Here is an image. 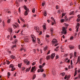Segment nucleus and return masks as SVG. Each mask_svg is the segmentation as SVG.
Returning a JSON list of instances; mask_svg holds the SVG:
<instances>
[{"label":"nucleus","mask_w":80,"mask_h":80,"mask_svg":"<svg viewBox=\"0 0 80 80\" xmlns=\"http://www.w3.org/2000/svg\"><path fill=\"white\" fill-rule=\"evenodd\" d=\"M37 40H38L37 42H38V43L40 44V39L39 38H38L37 39Z\"/></svg>","instance_id":"4468645a"},{"label":"nucleus","mask_w":80,"mask_h":80,"mask_svg":"<svg viewBox=\"0 0 80 80\" xmlns=\"http://www.w3.org/2000/svg\"><path fill=\"white\" fill-rule=\"evenodd\" d=\"M33 52L34 53H36V50H35V49H34L33 50Z\"/></svg>","instance_id":"6e6d98bb"},{"label":"nucleus","mask_w":80,"mask_h":80,"mask_svg":"<svg viewBox=\"0 0 80 80\" xmlns=\"http://www.w3.org/2000/svg\"><path fill=\"white\" fill-rule=\"evenodd\" d=\"M73 37H71L70 38V40H73Z\"/></svg>","instance_id":"8fccbe9b"},{"label":"nucleus","mask_w":80,"mask_h":80,"mask_svg":"<svg viewBox=\"0 0 80 80\" xmlns=\"http://www.w3.org/2000/svg\"><path fill=\"white\" fill-rule=\"evenodd\" d=\"M58 45V43H57L55 44L54 45V47H56V46H57V45Z\"/></svg>","instance_id":"603ef678"},{"label":"nucleus","mask_w":80,"mask_h":80,"mask_svg":"<svg viewBox=\"0 0 80 80\" xmlns=\"http://www.w3.org/2000/svg\"><path fill=\"white\" fill-rule=\"evenodd\" d=\"M69 47L70 49H74V46H72V45H70L69 46Z\"/></svg>","instance_id":"0eeeda50"},{"label":"nucleus","mask_w":80,"mask_h":80,"mask_svg":"<svg viewBox=\"0 0 80 80\" xmlns=\"http://www.w3.org/2000/svg\"><path fill=\"white\" fill-rule=\"evenodd\" d=\"M36 32L38 33H39L40 32V30H39V27L36 26Z\"/></svg>","instance_id":"6e6552de"},{"label":"nucleus","mask_w":80,"mask_h":80,"mask_svg":"<svg viewBox=\"0 0 80 80\" xmlns=\"http://www.w3.org/2000/svg\"><path fill=\"white\" fill-rule=\"evenodd\" d=\"M58 42L57 40L56 39H53L52 41V42L53 44H55L56 43H57Z\"/></svg>","instance_id":"20e7f679"},{"label":"nucleus","mask_w":80,"mask_h":80,"mask_svg":"<svg viewBox=\"0 0 80 80\" xmlns=\"http://www.w3.org/2000/svg\"><path fill=\"white\" fill-rule=\"evenodd\" d=\"M78 78H80V74L78 76Z\"/></svg>","instance_id":"774afa93"},{"label":"nucleus","mask_w":80,"mask_h":80,"mask_svg":"<svg viewBox=\"0 0 80 80\" xmlns=\"http://www.w3.org/2000/svg\"><path fill=\"white\" fill-rule=\"evenodd\" d=\"M65 15V14L64 13H62V18H63V17Z\"/></svg>","instance_id":"3c124183"},{"label":"nucleus","mask_w":80,"mask_h":80,"mask_svg":"<svg viewBox=\"0 0 80 80\" xmlns=\"http://www.w3.org/2000/svg\"><path fill=\"white\" fill-rule=\"evenodd\" d=\"M73 18V16L69 17V20H70L71 19H72V18Z\"/></svg>","instance_id":"cd10ccee"},{"label":"nucleus","mask_w":80,"mask_h":80,"mask_svg":"<svg viewBox=\"0 0 80 80\" xmlns=\"http://www.w3.org/2000/svg\"><path fill=\"white\" fill-rule=\"evenodd\" d=\"M74 55L75 57H77V52H74Z\"/></svg>","instance_id":"c9c22d12"},{"label":"nucleus","mask_w":80,"mask_h":80,"mask_svg":"<svg viewBox=\"0 0 80 80\" xmlns=\"http://www.w3.org/2000/svg\"><path fill=\"white\" fill-rule=\"evenodd\" d=\"M77 29H76V30H77V32H78V28H79V27H78V26H77Z\"/></svg>","instance_id":"a18cd8bd"},{"label":"nucleus","mask_w":80,"mask_h":80,"mask_svg":"<svg viewBox=\"0 0 80 80\" xmlns=\"http://www.w3.org/2000/svg\"><path fill=\"white\" fill-rule=\"evenodd\" d=\"M70 78V75H69L67 77V79H68L69 78Z\"/></svg>","instance_id":"37998d69"},{"label":"nucleus","mask_w":80,"mask_h":80,"mask_svg":"<svg viewBox=\"0 0 80 80\" xmlns=\"http://www.w3.org/2000/svg\"><path fill=\"white\" fill-rule=\"evenodd\" d=\"M35 62H34L32 64V65H35Z\"/></svg>","instance_id":"338daca9"},{"label":"nucleus","mask_w":80,"mask_h":80,"mask_svg":"<svg viewBox=\"0 0 80 80\" xmlns=\"http://www.w3.org/2000/svg\"><path fill=\"white\" fill-rule=\"evenodd\" d=\"M50 58H51L50 57V56H48V55L46 57V58L47 60H49V59H50Z\"/></svg>","instance_id":"9b49d317"},{"label":"nucleus","mask_w":80,"mask_h":80,"mask_svg":"<svg viewBox=\"0 0 80 80\" xmlns=\"http://www.w3.org/2000/svg\"><path fill=\"white\" fill-rule=\"evenodd\" d=\"M12 29L11 28H10L9 29V31L11 32V33L12 32Z\"/></svg>","instance_id":"58836bf2"},{"label":"nucleus","mask_w":80,"mask_h":80,"mask_svg":"<svg viewBox=\"0 0 80 80\" xmlns=\"http://www.w3.org/2000/svg\"><path fill=\"white\" fill-rule=\"evenodd\" d=\"M26 63L27 65H28L30 64V61H28Z\"/></svg>","instance_id":"473e14b6"},{"label":"nucleus","mask_w":80,"mask_h":80,"mask_svg":"<svg viewBox=\"0 0 80 80\" xmlns=\"http://www.w3.org/2000/svg\"><path fill=\"white\" fill-rule=\"evenodd\" d=\"M47 22H48V23H50V21L49 20H47Z\"/></svg>","instance_id":"0e129e2a"},{"label":"nucleus","mask_w":80,"mask_h":80,"mask_svg":"<svg viewBox=\"0 0 80 80\" xmlns=\"http://www.w3.org/2000/svg\"><path fill=\"white\" fill-rule=\"evenodd\" d=\"M34 29H35V30H36V31H37V26H35L34 27Z\"/></svg>","instance_id":"052dcab7"},{"label":"nucleus","mask_w":80,"mask_h":80,"mask_svg":"<svg viewBox=\"0 0 80 80\" xmlns=\"http://www.w3.org/2000/svg\"><path fill=\"white\" fill-rule=\"evenodd\" d=\"M64 25H65V26H66V27H68L69 25H68V24H67L66 23H64Z\"/></svg>","instance_id":"bb28decb"},{"label":"nucleus","mask_w":80,"mask_h":80,"mask_svg":"<svg viewBox=\"0 0 80 80\" xmlns=\"http://www.w3.org/2000/svg\"><path fill=\"white\" fill-rule=\"evenodd\" d=\"M33 70H34V67H32V69H31V72H33Z\"/></svg>","instance_id":"72a5a7b5"},{"label":"nucleus","mask_w":80,"mask_h":80,"mask_svg":"<svg viewBox=\"0 0 80 80\" xmlns=\"http://www.w3.org/2000/svg\"><path fill=\"white\" fill-rule=\"evenodd\" d=\"M73 63L72 62V60H71V65H72Z\"/></svg>","instance_id":"680f3d73"},{"label":"nucleus","mask_w":80,"mask_h":80,"mask_svg":"<svg viewBox=\"0 0 80 80\" xmlns=\"http://www.w3.org/2000/svg\"><path fill=\"white\" fill-rule=\"evenodd\" d=\"M8 23H10V19H8L7 21Z\"/></svg>","instance_id":"4be33fe9"},{"label":"nucleus","mask_w":80,"mask_h":80,"mask_svg":"<svg viewBox=\"0 0 80 80\" xmlns=\"http://www.w3.org/2000/svg\"><path fill=\"white\" fill-rule=\"evenodd\" d=\"M31 69V67H30L29 68H27L26 69V72H29V71H30V70Z\"/></svg>","instance_id":"1a4fd4ad"},{"label":"nucleus","mask_w":80,"mask_h":80,"mask_svg":"<svg viewBox=\"0 0 80 80\" xmlns=\"http://www.w3.org/2000/svg\"><path fill=\"white\" fill-rule=\"evenodd\" d=\"M51 19H52V21H53V22H54V24H55L56 23V22H55V19H54V18H53L52 17L51 18Z\"/></svg>","instance_id":"ddd939ff"},{"label":"nucleus","mask_w":80,"mask_h":80,"mask_svg":"<svg viewBox=\"0 0 80 80\" xmlns=\"http://www.w3.org/2000/svg\"><path fill=\"white\" fill-rule=\"evenodd\" d=\"M68 19L67 17V16H65V19L64 20V21H65V22H67V21L68 20Z\"/></svg>","instance_id":"a211bd4d"},{"label":"nucleus","mask_w":80,"mask_h":80,"mask_svg":"<svg viewBox=\"0 0 80 80\" xmlns=\"http://www.w3.org/2000/svg\"><path fill=\"white\" fill-rule=\"evenodd\" d=\"M22 63L18 64V66L19 68H21V67H22Z\"/></svg>","instance_id":"dca6fc26"},{"label":"nucleus","mask_w":80,"mask_h":80,"mask_svg":"<svg viewBox=\"0 0 80 80\" xmlns=\"http://www.w3.org/2000/svg\"><path fill=\"white\" fill-rule=\"evenodd\" d=\"M62 33L65 35L67 33V30H66V28L65 27H63L62 28Z\"/></svg>","instance_id":"f03ea898"},{"label":"nucleus","mask_w":80,"mask_h":80,"mask_svg":"<svg viewBox=\"0 0 80 80\" xmlns=\"http://www.w3.org/2000/svg\"><path fill=\"white\" fill-rule=\"evenodd\" d=\"M56 9H58V8H59L58 6V5L56 6Z\"/></svg>","instance_id":"5fc2aeb1"},{"label":"nucleus","mask_w":80,"mask_h":80,"mask_svg":"<svg viewBox=\"0 0 80 80\" xmlns=\"http://www.w3.org/2000/svg\"><path fill=\"white\" fill-rule=\"evenodd\" d=\"M24 9L25 10H26V11H25V12L24 13V15L25 16H26V15H27V14H28V12H29V9L28 8H27V7L25 6L24 7Z\"/></svg>","instance_id":"f257e3e1"},{"label":"nucleus","mask_w":80,"mask_h":80,"mask_svg":"<svg viewBox=\"0 0 80 80\" xmlns=\"http://www.w3.org/2000/svg\"><path fill=\"white\" fill-rule=\"evenodd\" d=\"M43 28H44V29H46V26H45V25H43Z\"/></svg>","instance_id":"ea45409f"},{"label":"nucleus","mask_w":80,"mask_h":80,"mask_svg":"<svg viewBox=\"0 0 80 80\" xmlns=\"http://www.w3.org/2000/svg\"><path fill=\"white\" fill-rule=\"evenodd\" d=\"M78 62H79V63H80V58H79V57H78Z\"/></svg>","instance_id":"7c9ffc66"},{"label":"nucleus","mask_w":80,"mask_h":80,"mask_svg":"<svg viewBox=\"0 0 80 80\" xmlns=\"http://www.w3.org/2000/svg\"><path fill=\"white\" fill-rule=\"evenodd\" d=\"M14 67V65L13 64H11L9 65V68H13Z\"/></svg>","instance_id":"9d476101"},{"label":"nucleus","mask_w":80,"mask_h":80,"mask_svg":"<svg viewBox=\"0 0 80 80\" xmlns=\"http://www.w3.org/2000/svg\"><path fill=\"white\" fill-rule=\"evenodd\" d=\"M67 75H66L65 77L64 78V79H65V80H66V79H67Z\"/></svg>","instance_id":"09e8293b"},{"label":"nucleus","mask_w":80,"mask_h":80,"mask_svg":"<svg viewBox=\"0 0 80 80\" xmlns=\"http://www.w3.org/2000/svg\"><path fill=\"white\" fill-rule=\"evenodd\" d=\"M24 41L25 42H29V38H24Z\"/></svg>","instance_id":"39448f33"},{"label":"nucleus","mask_w":80,"mask_h":80,"mask_svg":"<svg viewBox=\"0 0 80 80\" xmlns=\"http://www.w3.org/2000/svg\"><path fill=\"white\" fill-rule=\"evenodd\" d=\"M60 21L61 23H62V22H64L65 20H64V19H62L60 20Z\"/></svg>","instance_id":"c85d7f7f"},{"label":"nucleus","mask_w":80,"mask_h":80,"mask_svg":"<svg viewBox=\"0 0 80 80\" xmlns=\"http://www.w3.org/2000/svg\"><path fill=\"white\" fill-rule=\"evenodd\" d=\"M74 13V11H72V12H71L70 13H69V14L71 15H72V14H73V13Z\"/></svg>","instance_id":"412c9836"},{"label":"nucleus","mask_w":80,"mask_h":80,"mask_svg":"<svg viewBox=\"0 0 80 80\" xmlns=\"http://www.w3.org/2000/svg\"><path fill=\"white\" fill-rule=\"evenodd\" d=\"M58 13L59 14L60 13V11L59 10H58Z\"/></svg>","instance_id":"e2e57ef3"},{"label":"nucleus","mask_w":80,"mask_h":80,"mask_svg":"<svg viewBox=\"0 0 80 80\" xmlns=\"http://www.w3.org/2000/svg\"><path fill=\"white\" fill-rule=\"evenodd\" d=\"M46 37L48 38H49V37H50V36L48 35L47 34L46 35Z\"/></svg>","instance_id":"2f4dec72"},{"label":"nucleus","mask_w":80,"mask_h":80,"mask_svg":"<svg viewBox=\"0 0 80 80\" xmlns=\"http://www.w3.org/2000/svg\"><path fill=\"white\" fill-rule=\"evenodd\" d=\"M22 70H25V67H23L22 68Z\"/></svg>","instance_id":"13d9d810"},{"label":"nucleus","mask_w":80,"mask_h":80,"mask_svg":"<svg viewBox=\"0 0 80 80\" xmlns=\"http://www.w3.org/2000/svg\"><path fill=\"white\" fill-rule=\"evenodd\" d=\"M24 63H26L27 62H28V59H25L24 60Z\"/></svg>","instance_id":"a878e982"},{"label":"nucleus","mask_w":80,"mask_h":80,"mask_svg":"<svg viewBox=\"0 0 80 80\" xmlns=\"http://www.w3.org/2000/svg\"><path fill=\"white\" fill-rule=\"evenodd\" d=\"M10 61H6V64H7V65H9V64H10Z\"/></svg>","instance_id":"aec40b11"},{"label":"nucleus","mask_w":80,"mask_h":80,"mask_svg":"<svg viewBox=\"0 0 80 80\" xmlns=\"http://www.w3.org/2000/svg\"><path fill=\"white\" fill-rule=\"evenodd\" d=\"M18 11H19V12L20 13L21 12L20 8H18Z\"/></svg>","instance_id":"de8ad7c7"},{"label":"nucleus","mask_w":80,"mask_h":80,"mask_svg":"<svg viewBox=\"0 0 80 80\" xmlns=\"http://www.w3.org/2000/svg\"><path fill=\"white\" fill-rule=\"evenodd\" d=\"M47 47H46L44 48V51H46L47 50Z\"/></svg>","instance_id":"79ce46f5"},{"label":"nucleus","mask_w":80,"mask_h":80,"mask_svg":"<svg viewBox=\"0 0 80 80\" xmlns=\"http://www.w3.org/2000/svg\"><path fill=\"white\" fill-rule=\"evenodd\" d=\"M56 59H58V58H59V57L58 55H56Z\"/></svg>","instance_id":"f704fd0d"},{"label":"nucleus","mask_w":80,"mask_h":80,"mask_svg":"<svg viewBox=\"0 0 80 80\" xmlns=\"http://www.w3.org/2000/svg\"><path fill=\"white\" fill-rule=\"evenodd\" d=\"M17 72H15V74H14L13 76H14V77H16V76H17Z\"/></svg>","instance_id":"a19ab883"},{"label":"nucleus","mask_w":80,"mask_h":80,"mask_svg":"<svg viewBox=\"0 0 80 80\" xmlns=\"http://www.w3.org/2000/svg\"><path fill=\"white\" fill-rule=\"evenodd\" d=\"M19 19L21 20L23 22H25V20L22 17H19Z\"/></svg>","instance_id":"f8f14e48"},{"label":"nucleus","mask_w":80,"mask_h":80,"mask_svg":"<svg viewBox=\"0 0 80 80\" xmlns=\"http://www.w3.org/2000/svg\"><path fill=\"white\" fill-rule=\"evenodd\" d=\"M55 53H52L50 56L51 58H53L55 57Z\"/></svg>","instance_id":"423d86ee"},{"label":"nucleus","mask_w":80,"mask_h":80,"mask_svg":"<svg viewBox=\"0 0 80 80\" xmlns=\"http://www.w3.org/2000/svg\"><path fill=\"white\" fill-rule=\"evenodd\" d=\"M47 12H45L44 13V16H47Z\"/></svg>","instance_id":"e433bc0d"},{"label":"nucleus","mask_w":80,"mask_h":80,"mask_svg":"<svg viewBox=\"0 0 80 80\" xmlns=\"http://www.w3.org/2000/svg\"><path fill=\"white\" fill-rule=\"evenodd\" d=\"M11 58H13V59H15V56H14L13 55L11 56Z\"/></svg>","instance_id":"6ab92c4d"},{"label":"nucleus","mask_w":80,"mask_h":80,"mask_svg":"<svg viewBox=\"0 0 80 80\" xmlns=\"http://www.w3.org/2000/svg\"><path fill=\"white\" fill-rule=\"evenodd\" d=\"M8 76H10V72H8Z\"/></svg>","instance_id":"864d4df0"},{"label":"nucleus","mask_w":80,"mask_h":80,"mask_svg":"<svg viewBox=\"0 0 80 80\" xmlns=\"http://www.w3.org/2000/svg\"><path fill=\"white\" fill-rule=\"evenodd\" d=\"M51 33H53V28H52L51 29Z\"/></svg>","instance_id":"4c0bfd02"},{"label":"nucleus","mask_w":80,"mask_h":80,"mask_svg":"<svg viewBox=\"0 0 80 80\" xmlns=\"http://www.w3.org/2000/svg\"><path fill=\"white\" fill-rule=\"evenodd\" d=\"M14 42L15 43H17V39H15L14 41Z\"/></svg>","instance_id":"bf43d9fd"},{"label":"nucleus","mask_w":80,"mask_h":80,"mask_svg":"<svg viewBox=\"0 0 80 80\" xmlns=\"http://www.w3.org/2000/svg\"><path fill=\"white\" fill-rule=\"evenodd\" d=\"M15 69H16V68H12L11 69V71H12V72H13L14 70H15Z\"/></svg>","instance_id":"f3484780"},{"label":"nucleus","mask_w":80,"mask_h":80,"mask_svg":"<svg viewBox=\"0 0 80 80\" xmlns=\"http://www.w3.org/2000/svg\"><path fill=\"white\" fill-rule=\"evenodd\" d=\"M39 69H38V72H43V69H42V66H39Z\"/></svg>","instance_id":"7ed1b4c3"},{"label":"nucleus","mask_w":80,"mask_h":80,"mask_svg":"<svg viewBox=\"0 0 80 80\" xmlns=\"http://www.w3.org/2000/svg\"><path fill=\"white\" fill-rule=\"evenodd\" d=\"M32 41H33V42H35V40H36V38L35 37L34 38L33 37H32ZM34 38L35 39H34Z\"/></svg>","instance_id":"b1692460"},{"label":"nucleus","mask_w":80,"mask_h":80,"mask_svg":"<svg viewBox=\"0 0 80 80\" xmlns=\"http://www.w3.org/2000/svg\"><path fill=\"white\" fill-rule=\"evenodd\" d=\"M78 17V18H80V14H78V16H77Z\"/></svg>","instance_id":"69168bd1"},{"label":"nucleus","mask_w":80,"mask_h":80,"mask_svg":"<svg viewBox=\"0 0 80 80\" xmlns=\"http://www.w3.org/2000/svg\"><path fill=\"white\" fill-rule=\"evenodd\" d=\"M43 77H46V75L45 74H43Z\"/></svg>","instance_id":"4d7b16f0"},{"label":"nucleus","mask_w":80,"mask_h":80,"mask_svg":"<svg viewBox=\"0 0 80 80\" xmlns=\"http://www.w3.org/2000/svg\"><path fill=\"white\" fill-rule=\"evenodd\" d=\"M36 77V75L35 74L33 76V78H32V79L34 80V79Z\"/></svg>","instance_id":"393cba45"},{"label":"nucleus","mask_w":80,"mask_h":80,"mask_svg":"<svg viewBox=\"0 0 80 80\" xmlns=\"http://www.w3.org/2000/svg\"><path fill=\"white\" fill-rule=\"evenodd\" d=\"M65 72H63L62 73V76L63 77L65 75Z\"/></svg>","instance_id":"49530a36"},{"label":"nucleus","mask_w":80,"mask_h":80,"mask_svg":"<svg viewBox=\"0 0 80 80\" xmlns=\"http://www.w3.org/2000/svg\"><path fill=\"white\" fill-rule=\"evenodd\" d=\"M77 70H75L74 74V77H75L76 75H77Z\"/></svg>","instance_id":"2eb2a0df"},{"label":"nucleus","mask_w":80,"mask_h":80,"mask_svg":"<svg viewBox=\"0 0 80 80\" xmlns=\"http://www.w3.org/2000/svg\"><path fill=\"white\" fill-rule=\"evenodd\" d=\"M42 7H43V6H45V2L42 3Z\"/></svg>","instance_id":"c03bdc74"},{"label":"nucleus","mask_w":80,"mask_h":80,"mask_svg":"<svg viewBox=\"0 0 80 80\" xmlns=\"http://www.w3.org/2000/svg\"><path fill=\"white\" fill-rule=\"evenodd\" d=\"M52 74H53V75H55L56 74V73H55V71H53L52 72Z\"/></svg>","instance_id":"5701e85b"},{"label":"nucleus","mask_w":80,"mask_h":80,"mask_svg":"<svg viewBox=\"0 0 80 80\" xmlns=\"http://www.w3.org/2000/svg\"><path fill=\"white\" fill-rule=\"evenodd\" d=\"M35 8H34L32 10V12L33 13H35Z\"/></svg>","instance_id":"c756f323"}]
</instances>
